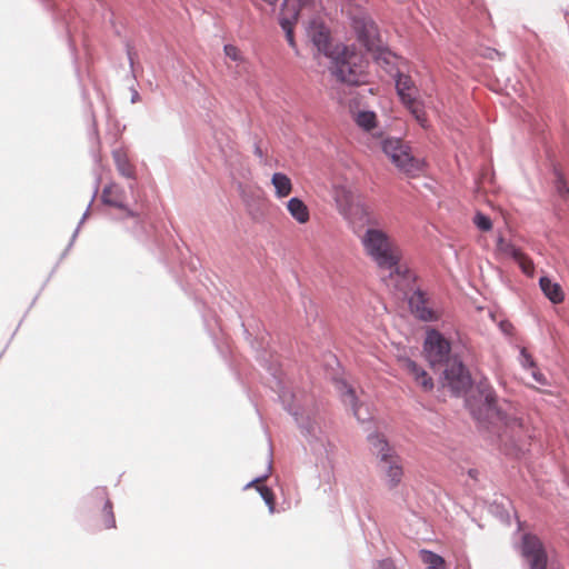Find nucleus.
<instances>
[{"label": "nucleus", "instance_id": "nucleus-1", "mask_svg": "<svg viewBox=\"0 0 569 569\" xmlns=\"http://www.w3.org/2000/svg\"><path fill=\"white\" fill-rule=\"evenodd\" d=\"M321 11L322 4L320 0H284L279 22L286 32L289 44L295 48L293 24L299 18L306 20L307 34L313 46L319 52L331 58L337 51L336 47L332 48L331 46L329 30L320 21L319 14Z\"/></svg>", "mask_w": 569, "mask_h": 569}, {"label": "nucleus", "instance_id": "nucleus-2", "mask_svg": "<svg viewBox=\"0 0 569 569\" xmlns=\"http://www.w3.org/2000/svg\"><path fill=\"white\" fill-rule=\"evenodd\" d=\"M361 244L366 254L379 268L389 271L385 278L387 286L399 291H405L410 286L413 276L406 266L400 264L401 250L388 232L379 228H368L361 237Z\"/></svg>", "mask_w": 569, "mask_h": 569}, {"label": "nucleus", "instance_id": "nucleus-3", "mask_svg": "<svg viewBox=\"0 0 569 569\" xmlns=\"http://www.w3.org/2000/svg\"><path fill=\"white\" fill-rule=\"evenodd\" d=\"M487 418L499 428L498 437L507 448L521 450L530 438L528 429L516 412H509L497 406V397L491 389L482 391Z\"/></svg>", "mask_w": 569, "mask_h": 569}, {"label": "nucleus", "instance_id": "nucleus-4", "mask_svg": "<svg viewBox=\"0 0 569 569\" xmlns=\"http://www.w3.org/2000/svg\"><path fill=\"white\" fill-rule=\"evenodd\" d=\"M332 72L341 82L357 86L366 82L367 62L360 53L348 47H336Z\"/></svg>", "mask_w": 569, "mask_h": 569}, {"label": "nucleus", "instance_id": "nucleus-5", "mask_svg": "<svg viewBox=\"0 0 569 569\" xmlns=\"http://www.w3.org/2000/svg\"><path fill=\"white\" fill-rule=\"evenodd\" d=\"M333 199L339 213L350 223H373L370 208L352 188L336 186L333 189Z\"/></svg>", "mask_w": 569, "mask_h": 569}, {"label": "nucleus", "instance_id": "nucleus-6", "mask_svg": "<svg viewBox=\"0 0 569 569\" xmlns=\"http://www.w3.org/2000/svg\"><path fill=\"white\" fill-rule=\"evenodd\" d=\"M381 149L396 168L409 177H416L422 171L423 162L415 158L410 148L397 138H386Z\"/></svg>", "mask_w": 569, "mask_h": 569}, {"label": "nucleus", "instance_id": "nucleus-7", "mask_svg": "<svg viewBox=\"0 0 569 569\" xmlns=\"http://www.w3.org/2000/svg\"><path fill=\"white\" fill-rule=\"evenodd\" d=\"M369 442L373 453L380 457V468L386 473L387 482L390 488L397 487L403 476L400 458L395 455L387 440L380 435L369 437Z\"/></svg>", "mask_w": 569, "mask_h": 569}, {"label": "nucleus", "instance_id": "nucleus-8", "mask_svg": "<svg viewBox=\"0 0 569 569\" xmlns=\"http://www.w3.org/2000/svg\"><path fill=\"white\" fill-rule=\"evenodd\" d=\"M451 345L439 331L430 329L427 331L423 352L431 366L440 365L449 360Z\"/></svg>", "mask_w": 569, "mask_h": 569}, {"label": "nucleus", "instance_id": "nucleus-9", "mask_svg": "<svg viewBox=\"0 0 569 569\" xmlns=\"http://www.w3.org/2000/svg\"><path fill=\"white\" fill-rule=\"evenodd\" d=\"M521 553L528 561L530 569H546L547 553L541 540L530 533L522 537Z\"/></svg>", "mask_w": 569, "mask_h": 569}, {"label": "nucleus", "instance_id": "nucleus-10", "mask_svg": "<svg viewBox=\"0 0 569 569\" xmlns=\"http://www.w3.org/2000/svg\"><path fill=\"white\" fill-rule=\"evenodd\" d=\"M352 26L358 34L359 41L367 50H376L379 48L380 39L377 26L367 14L356 16L352 19Z\"/></svg>", "mask_w": 569, "mask_h": 569}, {"label": "nucleus", "instance_id": "nucleus-11", "mask_svg": "<svg viewBox=\"0 0 569 569\" xmlns=\"http://www.w3.org/2000/svg\"><path fill=\"white\" fill-rule=\"evenodd\" d=\"M443 375L447 386L457 393L467 390L471 385V377L468 370L457 359L447 361Z\"/></svg>", "mask_w": 569, "mask_h": 569}, {"label": "nucleus", "instance_id": "nucleus-12", "mask_svg": "<svg viewBox=\"0 0 569 569\" xmlns=\"http://www.w3.org/2000/svg\"><path fill=\"white\" fill-rule=\"evenodd\" d=\"M409 305L411 311L415 313L417 318L423 321H435L438 320L440 315L430 308L425 295L421 291L415 292L410 300Z\"/></svg>", "mask_w": 569, "mask_h": 569}, {"label": "nucleus", "instance_id": "nucleus-13", "mask_svg": "<svg viewBox=\"0 0 569 569\" xmlns=\"http://www.w3.org/2000/svg\"><path fill=\"white\" fill-rule=\"evenodd\" d=\"M101 200L104 204L122 209L127 211V214L133 217L134 213L126 208V192L117 183L107 184L101 193Z\"/></svg>", "mask_w": 569, "mask_h": 569}, {"label": "nucleus", "instance_id": "nucleus-14", "mask_svg": "<svg viewBox=\"0 0 569 569\" xmlns=\"http://www.w3.org/2000/svg\"><path fill=\"white\" fill-rule=\"evenodd\" d=\"M403 368L413 378L416 383L422 388V390L430 391L433 388V381L431 377L415 361L406 359L403 361Z\"/></svg>", "mask_w": 569, "mask_h": 569}, {"label": "nucleus", "instance_id": "nucleus-15", "mask_svg": "<svg viewBox=\"0 0 569 569\" xmlns=\"http://www.w3.org/2000/svg\"><path fill=\"white\" fill-rule=\"evenodd\" d=\"M268 478V475H264L262 477H258L250 481L246 489L248 488H256L257 491L260 493L261 498L264 500L266 505L268 506L269 512L274 513L276 512V497L271 488L264 486V481Z\"/></svg>", "mask_w": 569, "mask_h": 569}, {"label": "nucleus", "instance_id": "nucleus-16", "mask_svg": "<svg viewBox=\"0 0 569 569\" xmlns=\"http://www.w3.org/2000/svg\"><path fill=\"white\" fill-rule=\"evenodd\" d=\"M287 210L290 216L300 224H306L310 220L309 208L299 198H291L287 202Z\"/></svg>", "mask_w": 569, "mask_h": 569}, {"label": "nucleus", "instance_id": "nucleus-17", "mask_svg": "<svg viewBox=\"0 0 569 569\" xmlns=\"http://www.w3.org/2000/svg\"><path fill=\"white\" fill-rule=\"evenodd\" d=\"M116 527V519L112 510V503L104 499L101 512L94 518V528L97 530L111 529Z\"/></svg>", "mask_w": 569, "mask_h": 569}, {"label": "nucleus", "instance_id": "nucleus-18", "mask_svg": "<svg viewBox=\"0 0 569 569\" xmlns=\"http://www.w3.org/2000/svg\"><path fill=\"white\" fill-rule=\"evenodd\" d=\"M112 158L119 173L128 179H133L136 176L134 167L130 162L127 152L123 149H117L112 152Z\"/></svg>", "mask_w": 569, "mask_h": 569}, {"label": "nucleus", "instance_id": "nucleus-19", "mask_svg": "<svg viewBox=\"0 0 569 569\" xmlns=\"http://www.w3.org/2000/svg\"><path fill=\"white\" fill-rule=\"evenodd\" d=\"M396 88L402 103L411 102V100L416 98L417 89L409 76L399 74L396 81Z\"/></svg>", "mask_w": 569, "mask_h": 569}, {"label": "nucleus", "instance_id": "nucleus-20", "mask_svg": "<svg viewBox=\"0 0 569 569\" xmlns=\"http://www.w3.org/2000/svg\"><path fill=\"white\" fill-rule=\"evenodd\" d=\"M539 283L542 292L552 303H561L563 301L565 295L559 283L552 282L547 277H541Z\"/></svg>", "mask_w": 569, "mask_h": 569}, {"label": "nucleus", "instance_id": "nucleus-21", "mask_svg": "<svg viewBox=\"0 0 569 569\" xmlns=\"http://www.w3.org/2000/svg\"><path fill=\"white\" fill-rule=\"evenodd\" d=\"M352 119L363 131H371L378 126V118L373 111L356 110L352 111Z\"/></svg>", "mask_w": 569, "mask_h": 569}, {"label": "nucleus", "instance_id": "nucleus-22", "mask_svg": "<svg viewBox=\"0 0 569 569\" xmlns=\"http://www.w3.org/2000/svg\"><path fill=\"white\" fill-rule=\"evenodd\" d=\"M271 183L276 190V197L286 198L292 192V182L290 178L281 172L273 173Z\"/></svg>", "mask_w": 569, "mask_h": 569}, {"label": "nucleus", "instance_id": "nucleus-23", "mask_svg": "<svg viewBox=\"0 0 569 569\" xmlns=\"http://www.w3.org/2000/svg\"><path fill=\"white\" fill-rule=\"evenodd\" d=\"M420 559L426 565V569H446L445 559L432 551L421 550Z\"/></svg>", "mask_w": 569, "mask_h": 569}, {"label": "nucleus", "instance_id": "nucleus-24", "mask_svg": "<svg viewBox=\"0 0 569 569\" xmlns=\"http://www.w3.org/2000/svg\"><path fill=\"white\" fill-rule=\"evenodd\" d=\"M403 104L408 108V110L422 128L428 126L427 114L421 102L417 101L415 98L411 100V102H405Z\"/></svg>", "mask_w": 569, "mask_h": 569}, {"label": "nucleus", "instance_id": "nucleus-25", "mask_svg": "<svg viewBox=\"0 0 569 569\" xmlns=\"http://www.w3.org/2000/svg\"><path fill=\"white\" fill-rule=\"evenodd\" d=\"M497 250L506 256L512 257L513 259L521 251L512 243L506 241L502 237H499L497 240Z\"/></svg>", "mask_w": 569, "mask_h": 569}, {"label": "nucleus", "instance_id": "nucleus-26", "mask_svg": "<svg viewBox=\"0 0 569 569\" xmlns=\"http://www.w3.org/2000/svg\"><path fill=\"white\" fill-rule=\"evenodd\" d=\"M515 260L519 263L521 270L527 274H532L535 270L533 262L522 251L516 256Z\"/></svg>", "mask_w": 569, "mask_h": 569}, {"label": "nucleus", "instance_id": "nucleus-27", "mask_svg": "<svg viewBox=\"0 0 569 569\" xmlns=\"http://www.w3.org/2000/svg\"><path fill=\"white\" fill-rule=\"evenodd\" d=\"M473 223L481 231H489L492 228V222L490 218L481 212H477V214L473 218Z\"/></svg>", "mask_w": 569, "mask_h": 569}, {"label": "nucleus", "instance_id": "nucleus-28", "mask_svg": "<svg viewBox=\"0 0 569 569\" xmlns=\"http://www.w3.org/2000/svg\"><path fill=\"white\" fill-rule=\"evenodd\" d=\"M556 191L557 193L563 198L567 199L569 197V187L567 186L563 177L559 173H557V179L555 182Z\"/></svg>", "mask_w": 569, "mask_h": 569}, {"label": "nucleus", "instance_id": "nucleus-29", "mask_svg": "<svg viewBox=\"0 0 569 569\" xmlns=\"http://www.w3.org/2000/svg\"><path fill=\"white\" fill-rule=\"evenodd\" d=\"M224 53L228 58H230L233 61L242 62L243 56L241 51L233 44H226L224 46Z\"/></svg>", "mask_w": 569, "mask_h": 569}, {"label": "nucleus", "instance_id": "nucleus-30", "mask_svg": "<svg viewBox=\"0 0 569 569\" xmlns=\"http://www.w3.org/2000/svg\"><path fill=\"white\" fill-rule=\"evenodd\" d=\"M347 397H348V399H349V403H350V406H351V407H352V409H353L355 416H356L358 419H360V418H359V415H358V408H357V402H356V396H355V392H353V390H352V389H349V390H348V392H347Z\"/></svg>", "mask_w": 569, "mask_h": 569}, {"label": "nucleus", "instance_id": "nucleus-31", "mask_svg": "<svg viewBox=\"0 0 569 569\" xmlns=\"http://www.w3.org/2000/svg\"><path fill=\"white\" fill-rule=\"evenodd\" d=\"M521 357H522L523 366H528L530 368L535 367L533 359L531 358V356L527 352V350L525 348L521 350Z\"/></svg>", "mask_w": 569, "mask_h": 569}, {"label": "nucleus", "instance_id": "nucleus-32", "mask_svg": "<svg viewBox=\"0 0 569 569\" xmlns=\"http://www.w3.org/2000/svg\"><path fill=\"white\" fill-rule=\"evenodd\" d=\"M377 569H395V565L390 560L380 561Z\"/></svg>", "mask_w": 569, "mask_h": 569}, {"label": "nucleus", "instance_id": "nucleus-33", "mask_svg": "<svg viewBox=\"0 0 569 569\" xmlns=\"http://www.w3.org/2000/svg\"><path fill=\"white\" fill-rule=\"evenodd\" d=\"M532 376L533 378L536 379V381L540 382V383H545V377L542 373H539V372H536L533 371L532 372Z\"/></svg>", "mask_w": 569, "mask_h": 569}, {"label": "nucleus", "instance_id": "nucleus-34", "mask_svg": "<svg viewBox=\"0 0 569 569\" xmlns=\"http://www.w3.org/2000/svg\"><path fill=\"white\" fill-rule=\"evenodd\" d=\"M263 1L267 2L270 6H274L278 0H263Z\"/></svg>", "mask_w": 569, "mask_h": 569}, {"label": "nucleus", "instance_id": "nucleus-35", "mask_svg": "<svg viewBox=\"0 0 569 569\" xmlns=\"http://www.w3.org/2000/svg\"><path fill=\"white\" fill-rule=\"evenodd\" d=\"M469 475H470V477L475 478L476 471L475 470H470Z\"/></svg>", "mask_w": 569, "mask_h": 569}, {"label": "nucleus", "instance_id": "nucleus-36", "mask_svg": "<svg viewBox=\"0 0 569 569\" xmlns=\"http://www.w3.org/2000/svg\"><path fill=\"white\" fill-rule=\"evenodd\" d=\"M256 152H257L259 156H261V154H262V152H261L260 148H257V149H256Z\"/></svg>", "mask_w": 569, "mask_h": 569}]
</instances>
